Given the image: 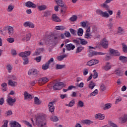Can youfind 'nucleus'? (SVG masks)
Instances as JSON below:
<instances>
[{
    "instance_id": "obj_1",
    "label": "nucleus",
    "mask_w": 127,
    "mask_h": 127,
    "mask_svg": "<svg viewBox=\"0 0 127 127\" xmlns=\"http://www.w3.org/2000/svg\"><path fill=\"white\" fill-rule=\"evenodd\" d=\"M46 120V115H39L36 117L35 123L36 126L39 127H43L44 126H46V123L43 124V121Z\"/></svg>"
},
{
    "instance_id": "obj_2",
    "label": "nucleus",
    "mask_w": 127,
    "mask_h": 127,
    "mask_svg": "<svg viewBox=\"0 0 127 127\" xmlns=\"http://www.w3.org/2000/svg\"><path fill=\"white\" fill-rule=\"evenodd\" d=\"M58 41V37L55 36L54 34H51L47 37L46 40V44H53V43H56Z\"/></svg>"
},
{
    "instance_id": "obj_3",
    "label": "nucleus",
    "mask_w": 127,
    "mask_h": 127,
    "mask_svg": "<svg viewBox=\"0 0 127 127\" xmlns=\"http://www.w3.org/2000/svg\"><path fill=\"white\" fill-rule=\"evenodd\" d=\"M31 54V52L28 51H25L24 52H22L19 54V56L22 57L24 62L23 64L26 65V64H28V58H27L28 56H30Z\"/></svg>"
},
{
    "instance_id": "obj_4",
    "label": "nucleus",
    "mask_w": 127,
    "mask_h": 127,
    "mask_svg": "<svg viewBox=\"0 0 127 127\" xmlns=\"http://www.w3.org/2000/svg\"><path fill=\"white\" fill-rule=\"evenodd\" d=\"M7 105L12 107L14 105V103L16 102V99L15 98L12 99L10 96L8 95L7 99H6Z\"/></svg>"
},
{
    "instance_id": "obj_5",
    "label": "nucleus",
    "mask_w": 127,
    "mask_h": 127,
    "mask_svg": "<svg viewBox=\"0 0 127 127\" xmlns=\"http://www.w3.org/2000/svg\"><path fill=\"white\" fill-rule=\"evenodd\" d=\"M63 86H64V83L63 82H57L53 86V90H55V91L61 90Z\"/></svg>"
},
{
    "instance_id": "obj_6",
    "label": "nucleus",
    "mask_w": 127,
    "mask_h": 127,
    "mask_svg": "<svg viewBox=\"0 0 127 127\" xmlns=\"http://www.w3.org/2000/svg\"><path fill=\"white\" fill-rule=\"evenodd\" d=\"M56 102H57V100H54L52 102H49L48 107L49 111L51 112V113H53V112H54V110H55V107H54V104H56Z\"/></svg>"
},
{
    "instance_id": "obj_7",
    "label": "nucleus",
    "mask_w": 127,
    "mask_h": 127,
    "mask_svg": "<svg viewBox=\"0 0 127 127\" xmlns=\"http://www.w3.org/2000/svg\"><path fill=\"white\" fill-rule=\"evenodd\" d=\"M88 55L89 57H93V56H95V55H106V53L102 52H96L95 51L92 52L91 51V50H90Z\"/></svg>"
},
{
    "instance_id": "obj_8",
    "label": "nucleus",
    "mask_w": 127,
    "mask_h": 127,
    "mask_svg": "<svg viewBox=\"0 0 127 127\" xmlns=\"http://www.w3.org/2000/svg\"><path fill=\"white\" fill-rule=\"evenodd\" d=\"M109 52L111 55H113V56H121V53H119V51L114 50V49H109Z\"/></svg>"
},
{
    "instance_id": "obj_9",
    "label": "nucleus",
    "mask_w": 127,
    "mask_h": 127,
    "mask_svg": "<svg viewBox=\"0 0 127 127\" xmlns=\"http://www.w3.org/2000/svg\"><path fill=\"white\" fill-rule=\"evenodd\" d=\"M100 44L103 48H105V49H107L109 46V42L105 38H103V40L101 42Z\"/></svg>"
},
{
    "instance_id": "obj_10",
    "label": "nucleus",
    "mask_w": 127,
    "mask_h": 127,
    "mask_svg": "<svg viewBox=\"0 0 127 127\" xmlns=\"http://www.w3.org/2000/svg\"><path fill=\"white\" fill-rule=\"evenodd\" d=\"M5 30H8V33L10 36H11L13 34V28L12 27H5L3 29V31H5Z\"/></svg>"
},
{
    "instance_id": "obj_11",
    "label": "nucleus",
    "mask_w": 127,
    "mask_h": 127,
    "mask_svg": "<svg viewBox=\"0 0 127 127\" xmlns=\"http://www.w3.org/2000/svg\"><path fill=\"white\" fill-rule=\"evenodd\" d=\"M96 12L98 14H100V15H102L103 17H109V16H110V15H109V13H108L107 11L103 12V11L98 9L96 11Z\"/></svg>"
},
{
    "instance_id": "obj_12",
    "label": "nucleus",
    "mask_w": 127,
    "mask_h": 127,
    "mask_svg": "<svg viewBox=\"0 0 127 127\" xmlns=\"http://www.w3.org/2000/svg\"><path fill=\"white\" fill-rule=\"evenodd\" d=\"M49 81V79L47 77H42L39 80L38 83L39 85H43L47 83Z\"/></svg>"
},
{
    "instance_id": "obj_13",
    "label": "nucleus",
    "mask_w": 127,
    "mask_h": 127,
    "mask_svg": "<svg viewBox=\"0 0 127 127\" xmlns=\"http://www.w3.org/2000/svg\"><path fill=\"white\" fill-rule=\"evenodd\" d=\"M25 6H27V7H32V8H36V4L30 1H28L27 2H25Z\"/></svg>"
},
{
    "instance_id": "obj_14",
    "label": "nucleus",
    "mask_w": 127,
    "mask_h": 127,
    "mask_svg": "<svg viewBox=\"0 0 127 127\" xmlns=\"http://www.w3.org/2000/svg\"><path fill=\"white\" fill-rule=\"evenodd\" d=\"M115 73L117 76H119V77H121L124 75V71L121 70L120 68H117L115 71Z\"/></svg>"
},
{
    "instance_id": "obj_15",
    "label": "nucleus",
    "mask_w": 127,
    "mask_h": 127,
    "mask_svg": "<svg viewBox=\"0 0 127 127\" xmlns=\"http://www.w3.org/2000/svg\"><path fill=\"white\" fill-rule=\"evenodd\" d=\"M98 63H99V61L98 60H91L87 63V65L88 66H93V65H96V64H98Z\"/></svg>"
},
{
    "instance_id": "obj_16",
    "label": "nucleus",
    "mask_w": 127,
    "mask_h": 127,
    "mask_svg": "<svg viewBox=\"0 0 127 127\" xmlns=\"http://www.w3.org/2000/svg\"><path fill=\"white\" fill-rule=\"evenodd\" d=\"M10 127H21V125H20L18 122L16 121H11L10 123Z\"/></svg>"
},
{
    "instance_id": "obj_17",
    "label": "nucleus",
    "mask_w": 127,
    "mask_h": 127,
    "mask_svg": "<svg viewBox=\"0 0 127 127\" xmlns=\"http://www.w3.org/2000/svg\"><path fill=\"white\" fill-rule=\"evenodd\" d=\"M23 25L24 26H25V27H28L31 28H34V24H33V23L31 22H29V21L25 22V23H24Z\"/></svg>"
},
{
    "instance_id": "obj_18",
    "label": "nucleus",
    "mask_w": 127,
    "mask_h": 127,
    "mask_svg": "<svg viewBox=\"0 0 127 127\" xmlns=\"http://www.w3.org/2000/svg\"><path fill=\"white\" fill-rule=\"evenodd\" d=\"M64 47L66 48V50H67V51H70V50H74V49H75V45H73L72 44L65 45Z\"/></svg>"
},
{
    "instance_id": "obj_19",
    "label": "nucleus",
    "mask_w": 127,
    "mask_h": 127,
    "mask_svg": "<svg viewBox=\"0 0 127 127\" xmlns=\"http://www.w3.org/2000/svg\"><path fill=\"white\" fill-rule=\"evenodd\" d=\"M38 73H39V71L37 69L33 68L29 70L28 75H37Z\"/></svg>"
},
{
    "instance_id": "obj_20",
    "label": "nucleus",
    "mask_w": 127,
    "mask_h": 127,
    "mask_svg": "<svg viewBox=\"0 0 127 127\" xmlns=\"http://www.w3.org/2000/svg\"><path fill=\"white\" fill-rule=\"evenodd\" d=\"M44 51V48H39L36 50L35 53L33 55V56H38L40 55L41 53H42Z\"/></svg>"
},
{
    "instance_id": "obj_21",
    "label": "nucleus",
    "mask_w": 127,
    "mask_h": 127,
    "mask_svg": "<svg viewBox=\"0 0 127 127\" xmlns=\"http://www.w3.org/2000/svg\"><path fill=\"white\" fill-rule=\"evenodd\" d=\"M24 100H26L27 99L32 100V99H33V96H32V95L28 93L26 91L24 92Z\"/></svg>"
},
{
    "instance_id": "obj_22",
    "label": "nucleus",
    "mask_w": 127,
    "mask_h": 127,
    "mask_svg": "<svg viewBox=\"0 0 127 127\" xmlns=\"http://www.w3.org/2000/svg\"><path fill=\"white\" fill-rule=\"evenodd\" d=\"M8 86H11V87H13V88H14L15 87H16L17 85V82L12 81L11 79H9L8 81Z\"/></svg>"
},
{
    "instance_id": "obj_23",
    "label": "nucleus",
    "mask_w": 127,
    "mask_h": 127,
    "mask_svg": "<svg viewBox=\"0 0 127 127\" xmlns=\"http://www.w3.org/2000/svg\"><path fill=\"white\" fill-rule=\"evenodd\" d=\"M52 18L53 20V21H55V22H61V19L56 15V14H54L52 16Z\"/></svg>"
},
{
    "instance_id": "obj_24",
    "label": "nucleus",
    "mask_w": 127,
    "mask_h": 127,
    "mask_svg": "<svg viewBox=\"0 0 127 127\" xmlns=\"http://www.w3.org/2000/svg\"><path fill=\"white\" fill-rule=\"evenodd\" d=\"M111 68L112 65H110V63H107L106 65L102 67V69H103L105 71H109V70Z\"/></svg>"
},
{
    "instance_id": "obj_25",
    "label": "nucleus",
    "mask_w": 127,
    "mask_h": 127,
    "mask_svg": "<svg viewBox=\"0 0 127 127\" xmlns=\"http://www.w3.org/2000/svg\"><path fill=\"white\" fill-rule=\"evenodd\" d=\"M95 119H99V120H104L105 116L101 113H99L95 115Z\"/></svg>"
},
{
    "instance_id": "obj_26",
    "label": "nucleus",
    "mask_w": 127,
    "mask_h": 127,
    "mask_svg": "<svg viewBox=\"0 0 127 127\" xmlns=\"http://www.w3.org/2000/svg\"><path fill=\"white\" fill-rule=\"evenodd\" d=\"M119 60L120 61H121V62H122L123 63H127V57H125V56H121L119 57Z\"/></svg>"
},
{
    "instance_id": "obj_27",
    "label": "nucleus",
    "mask_w": 127,
    "mask_h": 127,
    "mask_svg": "<svg viewBox=\"0 0 127 127\" xmlns=\"http://www.w3.org/2000/svg\"><path fill=\"white\" fill-rule=\"evenodd\" d=\"M61 7V12L63 13H65L66 10H67V6L64 4L60 6Z\"/></svg>"
},
{
    "instance_id": "obj_28",
    "label": "nucleus",
    "mask_w": 127,
    "mask_h": 127,
    "mask_svg": "<svg viewBox=\"0 0 127 127\" xmlns=\"http://www.w3.org/2000/svg\"><path fill=\"white\" fill-rule=\"evenodd\" d=\"M95 87H96V84L94 83L92 80H91L89 83L88 88L91 90H93Z\"/></svg>"
},
{
    "instance_id": "obj_29",
    "label": "nucleus",
    "mask_w": 127,
    "mask_h": 127,
    "mask_svg": "<svg viewBox=\"0 0 127 127\" xmlns=\"http://www.w3.org/2000/svg\"><path fill=\"white\" fill-rule=\"evenodd\" d=\"M64 68H65V64H57L56 65V69L57 70H60V69H63Z\"/></svg>"
},
{
    "instance_id": "obj_30",
    "label": "nucleus",
    "mask_w": 127,
    "mask_h": 127,
    "mask_svg": "<svg viewBox=\"0 0 127 127\" xmlns=\"http://www.w3.org/2000/svg\"><path fill=\"white\" fill-rule=\"evenodd\" d=\"M47 8V6L46 5H42L38 6V9L40 11L42 10H45Z\"/></svg>"
},
{
    "instance_id": "obj_31",
    "label": "nucleus",
    "mask_w": 127,
    "mask_h": 127,
    "mask_svg": "<svg viewBox=\"0 0 127 127\" xmlns=\"http://www.w3.org/2000/svg\"><path fill=\"white\" fill-rule=\"evenodd\" d=\"M34 103L35 105H40L41 104V102L39 100V99L37 97H35L34 98Z\"/></svg>"
},
{
    "instance_id": "obj_32",
    "label": "nucleus",
    "mask_w": 127,
    "mask_h": 127,
    "mask_svg": "<svg viewBox=\"0 0 127 127\" xmlns=\"http://www.w3.org/2000/svg\"><path fill=\"white\" fill-rule=\"evenodd\" d=\"M31 37V35L30 34V33H28L26 35L25 37H24L22 39V40H23V41H24L25 40L26 41H28L30 40Z\"/></svg>"
},
{
    "instance_id": "obj_33",
    "label": "nucleus",
    "mask_w": 127,
    "mask_h": 127,
    "mask_svg": "<svg viewBox=\"0 0 127 127\" xmlns=\"http://www.w3.org/2000/svg\"><path fill=\"white\" fill-rule=\"evenodd\" d=\"M78 39H79L80 44H81V45H86V44H88V41L85 40V39L81 38H79Z\"/></svg>"
},
{
    "instance_id": "obj_34",
    "label": "nucleus",
    "mask_w": 127,
    "mask_h": 127,
    "mask_svg": "<svg viewBox=\"0 0 127 127\" xmlns=\"http://www.w3.org/2000/svg\"><path fill=\"white\" fill-rule=\"evenodd\" d=\"M84 33V30L82 28H80L77 30V35L78 36H82Z\"/></svg>"
},
{
    "instance_id": "obj_35",
    "label": "nucleus",
    "mask_w": 127,
    "mask_h": 127,
    "mask_svg": "<svg viewBox=\"0 0 127 127\" xmlns=\"http://www.w3.org/2000/svg\"><path fill=\"white\" fill-rule=\"evenodd\" d=\"M93 122L91 121V120H84L82 121V124H84L85 125H88V126H90L91 124H93Z\"/></svg>"
},
{
    "instance_id": "obj_36",
    "label": "nucleus",
    "mask_w": 127,
    "mask_h": 127,
    "mask_svg": "<svg viewBox=\"0 0 127 127\" xmlns=\"http://www.w3.org/2000/svg\"><path fill=\"white\" fill-rule=\"evenodd\" d=\"M73 42L75 44L76 46H80V44H81L80 39H79V38L73 40Z\"/></svg>"
},
{
    "instance_id": "obj_37",
    "label": "nucleus",
    "mask_w": 127,
    "mask_h": 127,
    "mask_svg": "<svg viewBox=\"0 0 127 127\" xmlns=\"http://www.w3.org/2000/svg\"><path fill=\"white\" fill-rule=\"evenodd\" d=\"M50 120L52 121V122H58L59 119H58V117H57V116H51Z\"/></svg>"
},
{
    "instance_id": "obj_38",
    "label": "nucleus",
    "mask_w": 127,
    "mask_h": 127,
    "mask_svg": "<svg viewBox=\"0 0 127 127\" xmlns=\"http://www.w3.org/2000/svg\"><path fill=\"white\" fill-rule=\"evenodd\" d=\"M66 57H67V55H63L58 57L57 59L59 60V61H62V60H63V59L64 58H66Z\"/></svg>"
},
{
    "instance_id": "obj_39",
    "label": "nucleus",
    "mask_w": 127,
    "mask_h": 127,
    "mask_svg": "<svg viewBox=\"0 0 127 127\" xmlns=\"http://www.w3.org/2000/svg\"><path fill=\"white\" fill-rule=\"evenodd\" d=\"M122 49L124 53H127V46L125 43H122Z\"/></svg>"
},
{
    "instance_id": "obj_40",
    "label": "nucleus",
    "mask_w": 127,
    "mask_h": 127,
    "mask_svg": "<svg viewBox=\"0 0 127 127\" xmlns=\"http://www.w3.org/2000/svg\"><path fill=\"white\" fill-rule=\"evenodd\" d=\"M2 88V90L3 91V92H5L6 91V87L7 86V84L6 83H3L1 85Z\"/></svg>"
},
{
    "instance_id": "obj_41",
    "label": "nucleus",
    "mask_w": 127,
    "mask_h": 127,
    "mask_svg": "<svg viewBox=\"0 0 127 127\" xmlns=\"http://www.w3.org/2000/svg\"><path fill=\"white\" fill-rule=\"evenodd\" d=\"M42 69H43V70H47V69H49V64H48L47 63L43 64L42 66Z\"/></svg>"
},
{
    "instance_id": "obj_42",
    "label": "nucleus",
    "mask_w": 127,
    "mask_h": 127,
    "mask_svg": "<svg viewBox=\"0 0 127 127\" xmlns=\"http://www.w3.org/2000/svg\"><path fill=\"white\" fill-rule=\"evenodd\" d=\"M84 38H87V39H91V38H92L91 33H86L84 35Z\"/></svg>"
},
{
    "instance_id": "obj_43",
    "label": "nucleus",
    "mask_w": 127,
    "mask_h": 127,
    "mask_svg": "<svg viewBox=\"0 0 127 127\" xmlns=\"http://www.w3.org/2000/svg\"><path fill=\"white\" fill-rule=\"evenodd\" d=\"M75 105V101L72 100L69 102L68 104H66L65 106L66 107H73Z\"/></svg>"
},
{
    "instance_id": "obj_44",
    "label": "nucleus",
    "mask_w": 127,
    "mask_h": 127,
    "mask_svg": "<svg viewBox=\"0 0 127 127\" xmlns=\"http://www.w3.org/2000/svg\"><path fill=\"white\" fill-rule=\"evenodd\" d=\"M98 95V89H95L93 92L90 93V97H94V96H97Z\"/></svg>"
},
{
    "instance_id": "obj_45",
    "label": "nucleus",
    "mask_w": 127,
    "mask_h": 127,
    "mask_svg": "<svg viewBox=\"0 0 127 127\" xmlns=\"http://www.w3.org/2000/svg\"><path fill=\"white\" fill-rule=\"evenodd\" d=\"M55 1L59 6H61L64 4V2L62 0H55Z\"/></svg>"
},
{
    "instance_id": "obj_46",
    "label": "nucleus",
    "mask_w": 127,
    "mask_h": 127,
    "mask_svg": "<svg viewBox=\"0 0 127 127\" xmlns=\"http://www.w3.org/2000/svg\"><path fill=\"white\" fill-rule=\"evenodd\" d=\"M56 30H64L65 29V27L63 26H57L55 28Z\"/></svg>"
},
{
    "instance_id": "obj_47",
    "label": "nucleus",
    "mask_w": 127,
    "mask_h": 127,
    "mask_svg": "<svg viewBox=\"0 0 127 127\" xmlns=\"http://www.w3.org/2000/svg\"><path fill=\"white\" fill-rule=\"evenodd\" d=\"M84 49V47L82 46L78 47L76 49V53H80L82 52V50Z\"/></svg>"
},
{
    "instance_id": "obj_48",
    "label": "nucleus",
    "mask_w": 127,
    "mask_h": 127,
    "mask_svg": "<svg viewBox=\"0 0 127 127\" xmlns=\"http://www.w3.org/2000/svg\"><path fill=\"white\" fill-rule=\"evenodd\" d=\"M101 5L102 7H103V8H106L107 10H109V9H110V6H108V5L107 4V3L104 2Z\"/></svg>"
},
{
    "instance_id": "obj_49",
    "label": "nucleus",
    "mask_w": 127,
    "mask_h": 127,
    "mask_svg": "<svg viewBox=\"0 0 127 127\" xmlns=\"http://www.w3.org/2000/svg\"><path fill=\"white\" fill-rule=\"evenodd\" d=\"M49 15H51V12H50V11H46L44 12V16L45 17H47V16H49Z\"/></svg>"
},
{
    "instance_id": "obj_50",
    "label": "nucleus",
    "mask_w": 127,
    "mask_h": 127,
    "mask_svg": "<svg viewBox=\"0 0 127 127\" xmlns=\"http://www.w3.org/2000/svg\"><path fill=\"white\" fill-rule=\"evenodd\" d=\"M77 106L80 107V108H83V107H84V102L81 100L79 101L77 103Z\"/></svg>"
},
{
    "instance_id": "obj_51",
    "label": "nucleus",
    "mask_w": 127,
    "mask_h": 127,
    "mask_svg": "<svg viewBox=\"0 0 127 127\" xmlns=\"http://www.w3.org/2000/svg\"><path fill=\"white\" fill-rule=\"evenodd\" d=\"M118 32L119 33H121V34H125V31L123 29V28L119 27L118 28Z\"/></svg>"
},
{
    "instance_id": "obj_52",
    "label": "nucleus",
    "mask_w": 127,
    "mask_h": 127,
    "mask_svg": "<svg viewBox=\"0 0 127 127\" xmlns=\"http://www.w3.org/2000/svg\"><path fill=\"white\" fill-rule=\"evenodd\" d=\"M112 107V105L110 103L106 104L105 105V107L103 108L104 110H107V109H110Z\"/></svg>"
},
{
    "instance_id": "obj_53",
    "label": "nucleus",
    "mask_w": 127,
    "mask_h": 127,
    "mask_svg": "<svg viewBox=\"0 0 127 127\" xmlns=\"http://www.w3.org/2000/svg\"><path fill=\"white\" fill-rule=\"evenodd\" d=\"M14 8V6H12V5L10 4L8 6V11H12L13 9Z\"/></svg>"
},
{
    "instance_id": "obj_54",
    "label": "nucleus",
    "mask_w": 127,
    "mask_h": 127,
    "mask_svg": "<svg viewBox=\"0 0 127 127\" xmlns=\"http://www.w3.org/2000/svg\"><path fill=\"white\" fill-rule=\"evenodd\" d=\"M127 115H125L122 119V122L126 123V122H127Z\"/></svg>"
},
{
    "instance_id": "obj_55",
    "label": "nucleus",
    "mask_w": 127,
    "mask_h": 127,
    "mask_svg": "<svg viewBox=\"0 0 127 127\" xmlns=\"http://www.w3.org/2000/svg\"><path fill=\"white\" fill-rule=\"evenodd\" d=\"M70 20L71 21H76L77 20V16L73 15L70 18Z\"/></svg>"
},
{
    "instance_id": "obj_56",
    "label": "nucleus",
    "mask_w": 127,
    "mask_h": 127,
    "mask_svg": "<svg viewBox=\"0 0 127 127\" xmlns=\"http://www.w3.org/2000/svg\"><path fill=\"white\" fill-rule=\"evenodd\" d=\"M7 41L9 43H13V42H14V39L13 38H9L7 39Z\"/></svg>"
},
{
    "instance_id": "obj_57",
    "label": "nucleus",
    "mask_w": 127,
    "mask_h": 127,
    "mask_svg": "<svg viewBox=\"0 0 127 127\" xmlns=\"http://www.w3.org/2000/svg\"><path fill=\"white\" fill-rule=\"evenodd\" d=\"M106 86H105V85L102 84L100 86V89H101V91H102V92H104V91H106Z\"/></svg>"
},
{
    "instance_id": "obj_58",
    "label": "nucleus",
    "mask_w": 127,
    "mask_h": 127,
    "mask_svg": "<svg viewBox=\"0 0 127 127\" xmlns=\"http://www.w3.org/2000/svg\"><path fill=\"white\" fill-rule=\"evenodd\" d=\"M24 124H25L26 126H27L28 127H32V125L27 121H24Z\"/></svg>"
},
{
    "instance_id": "obj_59",
    "label": "nucleus",
    "mask_w": 127,
    "mask_h": 127,
    "mask_svg": "<svg viewBox=\"0 0 127 127\" xmlns=\"http://www.w3.org/2000/svg\"><path fill=\"white\" fill-rule=\"evenodd\" d=\"M41 58H42V56H40L39 57H37L35 58V60L37 61V62H40V61H41Z\"/></svg>"
},
{
    "instance_id": "obj_60",
    "label": "nucleus",
    "mask_w": 127,
    "mask_h": 127,
    "mask_svg": "<svg viewBox=\"0 0 127 127\" xmlns=\"http://www.w3.org/2000/svg\"><path fill=\"white\" fill-rule=\"evenodd\" d=\"M116 18H117L118 19H119V18H121V10H119L117 12Z\"/></svg>"
},
{
    "instance_id": "obj_61",
    "label": "nucleus",
    "mask_w": 127,
    "mask_h": 127,
    "mask_svg": "<svg viewBox=\"0 0 127 127\" xmlns=\"http://www.w3.org/2000/svg\"><path fill=\"white\" fill-rule=\"evenodd\" d=\"M70 31V33H71V34H73V35H76V31H75V30H74L72 28H70L69 29Z\"/></svg>"
},
{
    "instance_id": "obj_62",
    "label": "nucleus",
    "mask_w": 127,
    "mask_h": 127,
    "mask_svg": "<svg viewBox=\"0 0 127 127\" xmlns=\"http://www.w3.org/2000/svg\"><path fill=\"white\" fill-rule=\"evenodd\" d=\"M109 125H110V126L111 127H118V125H117L116 124H115L113 122H110Z\"/></svg>"
},
{
    "instance_id": "obj_63",
    "label": "nucleus",
    "mask_w": 127,
    "mask_h": 127,
    "mask_svg": "<svg viewBox=\"0 0 127 127\" xmlns=\"http://www.w3.org/2000/svg\"><path fill=\"white\" fill-rule=\"evenodd\" d=\"M64 35L66 37H71V34H70V32H65L64 33Z\"/></svg>"
},
{
    "instance_id": "obj_64",
    "label": "nucleus",
    "mask_w": 127,
    "mask_h": 127,
    "mask_svg": "<svg viewBox=\"0 0 127 127\" xmlns=\"http://www.w3.org/2000/svg\"><path fill=\"white\" fill-rule=\"evenodd\" d=\"M12 115V111L11 110H9L6 112V116L8 117V116H11Z\"/></svg>"
}]
</instances>
